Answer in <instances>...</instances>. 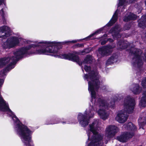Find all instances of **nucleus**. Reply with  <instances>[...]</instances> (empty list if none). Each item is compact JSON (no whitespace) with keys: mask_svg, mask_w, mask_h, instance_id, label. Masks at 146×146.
Masks as SVG:
<instances>
[{"mask_svg":"<svg viewBox=\"0 0 146 146\" xmlns=\"http://www.w3.org/2000/svg\"><path fill=\"white\" fill-rule=\"evenodd\" d=\"M59 44V42L55 41L51 42L46 41L39 42L37 44H35V43L29 45L28 48L23 47L16 50L14 52L13 55L12 56L0 58V68L3 67L8 62L10 63L6 70L0 73V77H3L6 75V70L9 71L13 68L16 61L22 57L23 55L29 54L28 50L32 47L41 46V48L37 49L35 52H32L31 53L46 55H49L50 53H53L55 54L54 55L56 57L68 59L77 62H79L78 57L74 54L69 53L68 54H60L57 46Z\"/></svg>","mask_w":146,"mask_h":146,"instance_id":"f257e3e1","label":"nucleus"},{"mask_svg":"<svg viewBox=\"0 0 146 146\" xmlns=\"http://www.w3.org/2000/svg\"><path fill=\"white\" fill-rule=\"evenodd\" d=\"M99 76L96 70L92 71L88 75H86L84 76V80H86L88 82V88L89 92H90L92 100V106H90L85 111L84 114L79 113L78 119V121L82 127L87 125L89 123V119L93 117L94 113L93 111L94 107L97 109L98 114L100 117L103 119H107L108 114L105 111V109L108 107L107 104L104 100H102L100 98H98L96 95L95 91L99 88L100 82L98 79Z\"/></svg>","mask_w":146,"mask_h":146,"instance_id":"f03ea898","label":"nucleus"},{"mask_svg":"<svg viewBox=\"0 0 146 146\" xmlns=\"http://www.w3.org/2000/svg\"><path fill=\"white\" fill-rule=\"evenodd\" d=\"M135 105V101L129 96H127L124 99L123 104V109L119 112L115 119L120 123H123L127 118V114L132 113Z\"/></svg>","mask_w":146,"mask_h":146,"instance_id":"7ed1b4c3","label":"nucleus"},{"mask_svg":"<svg viewBox=\"0 0 146 146\" xmlns=\"http://www.w3.org/2000/svg\"><path fill=\"white\" fill-rule=\"evenodd\" d=\"M98 122L97 120L90 125V128L87 131L88 136L87 141L88 146H101L102 135L99 134L97 132Z\"/></svg>","mask_w":146,"mask_h":146,"instance_id":"20e7f679","label":"nucleus"},{"mask_svg":"<svg viewBox=\"0 0 146 146\" xmlns=\"http://www.w3.org/2000/svg\"><path fill=\"white\" fill-rule=\"evenodd\" d=\"M141 50L133 47L130 49V52L133 56L132 61V64L133 67L140 68L143 65L144 61L146 62V50L145 54Z\"/></svg>","mask_w":146,"mask_h":146,"instance_id":"39448f33","label":"nucleus"},{"mask_svg":"<svg viewBox=\"0 0 146 146\" xmlns=\"http://www.w3.org/2000/svg\"><path fill=\"white\" fill-rule=\"evenodd\" d=\"M123 127L129 131L117 137V140L122 142H126L128 139L131 138L134 134V131L136 130V127L131 122L123 125Z\"/></svg>","mask_w":146,"mask_h":146,"instance_id":"423d86ee","label":"nucleus"},{"mask_svg":"<svg viewBox=\"0 0 146 146\" xmlns=\"http://www.w3.org/2000/svg\"><path fill=\"white\" fill-rule=\"evenodd\" d=\"M23 41V39L21 37H11L9 38L7 40L2 44V46L3 48L5 49L10 48L14 47L20 42Z\"/></svg>","mask_w":146,"mask_h":146,"instance_id":"0eeeda50","label":"nucleus"},{"mask_svg":"<svg viewBox=\"0 0 146 146\" xmlns=\"http://www.w3.org/2000/svg\"><path fill=\"white\" fill-rule=\"evenodd\" d=\"M114 47L108 45L99 48L97 53L98 56L102 57L105 55L108 56L112 52V49Z\"/></svg>","mask_w":146,"mask_h":146,"instance_id":"6e6552de","label":"nucleus"},{"mask_svg":"<svg viewBox=\"0 0 146 146\" xmlns=\"http://www.w3.org/2000/svg\"><path fill=\"white\" fill-rule=\"evenodd\" d=\"M119 131L118 128L114 125L108 126L106 129L105 136L109 139L113 136Z\"/></svg>","mask_w":146,"mask_h":146,"instance_id":"1a4fd4ad","label":"nucleus"},{"mask_svg":"<svg viewBox=\"0 0 146 146\" xmlns=\"http://www.w3.org/2000/svg\"><path fill=\"white\" fill-rule=\"evenodd\" d=\"M11 30L10 28L7 26L0 27V37L5 38L10 35Z\"/></svg>","mask_w":146,"mask_h":146,"instance_id":"9d476101","label":"nucleus"},{"mask_svg":"<svg viewBox=\"0 0 146 146\" xmlns=\"http://www.w3.org/2000/svg\"><path fill=\"white\" fill-rule=\"evenodd\" d=\"M92 58L90 56H87L85 58L84 61L81 63L82 66H84V69L87 72H89L91 68L86 64L91 63L93 61Z\"/></svg>","mask_w":146,"mask_h":146,"instance_id":"9b49d317","label":"nucleus"},{"mask_svg":"<svg viewBox=\"0 0 146 146\" xmlns=\"http://www.w3.org/2000/svg\"><path fill=\"white\" fill-rule=\"evenodd\" d=\"M121 30L119 25L115 26V27L110 30V33H111L114 39H117L121 37V35L119 34V32Z\"/></svg>","mask_w":146,"mask_h":146,"instance_id":"f8f14e48","label":"nucleus"},{"mask_svg":"<svg viewBox=\"0 0 146 146\" xmlns=\"http://www.w3.org/2000/svg\"><path fill=\"white\" fill-rule=\"evenodd\" d=\"M139 106L141 108L145 107L146 106V91L143 93L142 96L139 101Z\"/></svg>","mask_w":146,"mask_h":146,"instance_id":"ddd939ff","label":"nucleus"},{"mask_svg":"<svg viewBox=\"0 0 146 146\" xmlns=\"http://www.w3.org/2000/svg\"><path fill=\"white\" fill-rule=\"evenodd\" d=\"M138 26L143 28L146 27V15L143 16L141 19L139 21Z\"/></svg>","mask_w":146,"mask_h":146,"instance_id":"4468645a","label":"nucleus"},{"mask_svg":"<svg viewBox=\"0 0 146 146\" xmlns=\"http://www.w3.org/2000/svg\"><path fill=\"white\" fill-rule=\"evenodd\" d=\"M136 18V16L135 15L132 13H129L127 16L125 17L123 20L125 21H127L131 20H135Z\"/></svg>","mask_w":146,"mask_h":146,"instance_id":"2eb2a0df","label":"nucleus"},{"mask_svg":"<svg viewBox=\"0 0 146 146\" xmlns=\"http://www.w3.org/2000/svg\"><path fill=\"white\" fill-rule=\"evenodd\" d=\"M118 12V10H117L115 11L111 19L107 24V25L108 26H111L113 23H114L116 21L117 19V16Z\"/></svg>","mask_w":146,"mask_h":146,"instance_id":"dca6fc26","label":"nucleus"},{"mask_svg":"<svg viewBox=\"0 0 146 146\" xmlns=\"http://www.w3.org/2000/svg\"><path fill=\"white\" fill-rule=\"evenodd\" d=\"M131 90L134 94H137L140 92L141 89L138 84H136L132 86V87L131 88Z\"/></svg>","mask_w":146,"mask_h":146,"instance_id":"f3484780","label":"nucleus"},{"mask_svg":"<svg viewBox=\"0 0 146 146\" xmlns=\"http://www.w3.org/2000/svg\"><path fill=\"white\" fill-rule=\"evenodd\" d=\"M144 113L142 114L141 115V117L138 120L140 128H143L144 125V124L142 122H139L142 119L144 120V122H145V123L146 124V114H145V116H144Z\"/></svg>","mask_w":146,"mask_h":146,"instance_id":"a211bd4d","label":"nucleus"},{"mask_svg":"<svg viewBox=\"0 0 146 146\" xmlns=\"http://www.w3.org/2000/svg\"><path fill=\"white\" fill-rule=\"evenodd\" d=\"M117 56H112L108 59L107 62V64H111L117 61Z\"/></svg>","mask_w":146,"mask_h":146,"instance_id":"6ab92c4d","label":"nucleus"},{"mask_svg":"<svg viewBox=\"0 0 146 146\" xmlns=\"http://www.w3.org/2000/svg\"><path fill=\"white\" fill-rule=\"evenodd\" d=\"M107 36V35H104V36L103 37H102V38H104V40L102 41L101 40V44L104 45L106 43V42L107 41V39L106 38H104L106 37Z\"/></svg>","mask_w":146,"mask_h":146,"instance_id":"aec40b11","label":"nucleus"},{"mask_svg":"<svg viewBox=\"0 0 146 146\" xmlns=\"http://www.w3.org/2000/svg\"><path fill=\"white\" fill-rule=\"evenodd\" d=\"M142 85L144 88H146V78L143 79L142 82Z\"/></svg>","mask_w":146,"mask_h":146,"instance_id":"412c9836","label":"nucleus"},{"mask_svg":"<svg viewBox=\"0 0 146 146\" xmlns=\"http://www.w3.org/2000/svg\"><path fill=\"white\" fill-rule=\"evenodd\" d=\"M102 29H100V30L97 31H96L94 33L90 35L87 38H89L90 37H91L93 35H94L96 34L97 33H98L99 32H100V31H102Z\"/></svg>","mask_w":146,"mask_h":146,"instance_id":"4be33fe9","label":"nucleus"},{"mask_svg":"<svg viewBox=\"0 0 146 146\" xmlns=\"http://www.w3.org/2000/svg\"><path fill=\"white\" fill-rule=\"evenodd\" d=\"M1 14L2 18H3V20H5V17L6 16L5 15V13L3 12V9H2L1 10Z\"/></svg>","mask_w":146,"mask_h":146,"instance_id":"5701e85b","label":"nucleus"},{"mask_svg":"<svg viewBox=\"0 0 146 146\" xmlns=\"http://www.w3.org/2000/svg\"><path fill=\"white\" fill-rule=\"evenodd\" d=\"M78 40H72V41H67V42H66L68 43H75L76 42H77V41H78Z\"/></svg>","mask_w":146,"mask_h":146,"instance_id":"b1692460","label":"nucleus"},{"mask_svg":"<svg viewBox=\"0 0 146 146\" xmlns=\"http://www.w3.org/2000/svg\"><path fill=\"white\" fill-rule=\"evenodd\" d=\"M4 0H0V5H1L3 3L5 4V3L4 2Z\"/></svg>","mask_w":146,"mask_h":146,"instance_id":"393cba45","label":"nucleus"},{"mask_svg":"<svg viewBox=\"0 0 146 146\" xmlns=\"http://www.w3.org/2000/svg\"><path fill=\"white\" fill-rule=\"evenodd\" d=\"M108 40L110 42H112L113 41V40L111 38H109Z\"/></svg>","mask_w":146,"mask_h":146,"instance_id":"a878e982","label":"nucleus"},{"mask_svg":"<svg viewBox=\"0 0 146 146\" xmlns=\"http://www.w3.org/2000/svg\"><path fill=\"white\" fill-rule=\"evenodd\" d=\"M62 123H63V124H64V123H67L68 124H70V122H68V121H66L65 122H62Z\"/></svg>","mask_w":146,"mask_h":146,"instance_id":"bb28decb","label":"nucleus"},{"mask_svg":"<svg viewBox=\"0 0 146 146\" xmlns=\"http://www.w3.org/2000/svg\"><path fill=\"white\" fill-rule=\"evenodd\" d=\"M124 42H121V44L119 43V42H118V45L119 44V45H121V44H124Z\"/></svg>","mask_w":146,"mask_h":146,"instance_id":"cd10ccee","label":"nucleus"},{"mask_svg":"<svg viewBox=\"0 0 146 146\" xmlns=\"http://www.w3.org/2000/svg\"><path fill=\"white\" fill-rule=\"evenodd\" d=\"M79 46H82L83 45L82 44H79Z\"/></svg>","mask_w":146,"mask_h":146,"instance_id":"c85d7f7f","label":"nucleus"},{"mask_svg":"<svg viewBox=\"0 0 146 146\" xmlns=\"http://www.w3.org/2000/svg\"><path fill=\"white\" fill-rule=\"evenodd\" d=\"M59 122H55L54 123H50L51 124H54V123H58Z\"/></svg>","mask_w":146,"mask_h":146,"instance_id":"c756f323","label":"nucleus"},{"mask_svg":"<svg viewBox=\"0 0 146 146\" xmlns=\"http://www.w3.org/2000/svg\"><path fill=\"white\" fill-rule=\"evenodd\" d=\"M86 50H87V49H85V50L84 51H83L82 52V53H83V52H85L86 51Z\"/></svg>","mask_w":146,"mask_h":146,"instance_id":"7c9ffc66","label":"nucleus"},{"mask_svg":"<svg viewBox=\"0 0 146 146\" xmlns=\"http://www.w3.org/2000/svg\"><path fill=\"white\" fill-rule=\"evenodd\" d=\"M126 47H122V48H126ZM121 48V47H120Z\"/></svg>","mask_w":146,"mask_h":146,"instance_id":"2f4dec72","label":"nucleus"},{"mask_svg":"<svg viewBox=\"0 0 146 146\" xmlns=\"http://www.w3.org/2000/svg\"><path fill=\"white\" fill-rule=\"evenodd\" d=\"M145 5H146V1L145 2Z\"/></svg>","mask_w":146,"mask_h":146,"instance_id":"473e14b6","label":"nucleus"},{"mask_svg":"<svg viewBox=\"0 0 146 146\" xmlns=\"http://www.w3.org/2000/svg\"><path fill=\"white\" fill-rule=\"evenodd\" d=\"M141 146L140 145V146Z\"/></svg>","mask_w":146,"mask_h":146,"instance_id":"72a5a7b5","label":"nucleus"}]
</instances>
